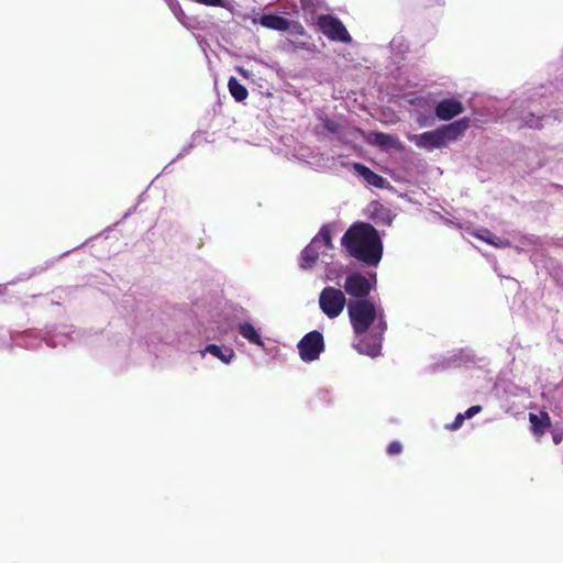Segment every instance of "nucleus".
<instances>
[{"instance_id":"38","label":"nucleus","mask_w":563,"mask_h":563,"mask_svg":"<svg viewBox=\"0 0 563 563\" xmlns=\"http://www.w3.org/2000/svg\"><path fill=\"white\" fill-rule=\"evenodd\" d=\"M443 221H444L446 224H453V221H452V220L443 219Z\"/></svg>"},{"instance_id":"28","label":"nucleus","mask_w":563,"mask_h":563,"mask_svg":"<svg viewBox=\"0 0 563 563\" xmlns=\"http://www.w3.org/2000/svg\"><path fill=\"white\" fill-rule=\"evenodd\" d=\"M465 420H466V419H465V417L463 416V413H462V412H459V413L455 416L454 420H453L451 423H448V424L445 426V429L451 430V431H456V430H459V429L463 426V423H464V421H465Z\"/></svg>"},{"instance_id":"37","label":"nucleus","mask_w":563,"mask_h":563,"mask_svg":"<svg viewBox=\"0 0 563 563\" xmlns=\"http://www.w3.org/2000/svg\"><path fill=\"white\" fill-rule=\"evenodd\" d=\"M432 5H442L444 0H429Z\"/></svg>"},{"instance_id":"24","label":"nucleus","mask_w":563,"mask_h":563,"mask_svg":"<svg viewBox=\"0 0 563 563\" xmlns=\"http://www.w3.org/2000/svg\"><path fill=\"white\" fill-rule=\"evenodd\" d=\"M317 119L320 122L322 129L329 134L335 135L340 133L341 125L335 120L331 119L328 114L319 113Z\"/></svg>"},{"instance_id":"22","label":"nucleus","mask_w":563,"mask_h":563,"mask_svg":"<svg viewBox=\"0 0 563 563\" xmlns=\"http://www.w3.org/2000/svg\"><path fill=\"white\" fill-rule=\"evenodd\" d=\"M228 89L236 102H243L249 96L247 88L242 85L234 76L229 78Z\"/></svg>"},{"instance_id":"35","label":"nucleus","mask_w":563,"mask_h":563,"mask_svg":"<svg viewBox=\"0 0 563 563\" xmlns=\"http://www.w3.org/2000/svg\"><path fill=\"white\" fill-rule=\"evenodd\" d=\"M235 71L245 79H249L252 76V73L242 66H235Z\"/></svg>"},{"instance_id":"30","label":"nucleus","mask_w":563,"mask_h":563,"mask_svg":"<svg viewBox=\"0 0 563 563\" xmlns=\"http://www.w3.org/2000/svg\"><path fill=\"white\" fill-rule=\"evenodd\" d=\"M317 397L318 399L325 404V405H331L332 404V394L330 390L328 389H320L318 393H317Z\"/></svg>"},{"instance_id":"4","label":"nucleus","mask_w":563,"mask_h":563,"mask_svg":"<svg viewBox=\"0 0 563 563\" xmlns=\"http://www.w3.org/2000/svg\"><path fill=\"white\" fill-rule=\"evenodd\" d=\"M537 93H531L526 98H518L511 101L506 111L508 119L519 120L520 128L541 129L542 120L547 117L542 109L537 104Z\"/></svg>"},{"instance_id":"1","label":"nucleus","mask_w":563,"mask_h":563,"mask_svg":"<svg viewBox=\"0 0 563 563\" xmlns=\"http://www.w3.org/2000/svg\"><path fill=\"white\" fill-rule=\"evenodd\" d=\"M342 287L349 300L347 314L353 332L363 335L353 347L371 357L380 355L388 324L380 299L372 295L377 288V273L349 269Z\"/></svg>"},{"instance_id":"12","label":"nucleus","mask_w":563,"mask_h":563,"mask_svg":"<svg viewBox=\"0 0 563 563\" xmlns=\"http://www.w3.org/2000/svg\"><path fill=\"white\" fill-rule=\"evenodd\" d=\"M241 312L246 317V320L236 323V331L249 343L264 349L265 342L263 340L261 330L256 329L255 325L249 320L250 317L247 316V311L245 309L241 308Z\"/></svg>"},{"instance_id":"8","label":"nucleus","mask_w":563,"mask_h":563,"mask_svg":"<svg viewBox=\"0 0 563 563\" xmlns=\"http://www.w3.org/2000/svg\"><path fill=\"white\" fill-rule=\"evenodd\" d=\"M445 367H484L488 365L485 356H478L471 347H463L453 352L450 356L444 358Z\"/></svg>"},{"instance_id":"20","label":"nucleus","mask_w":563,"mask_h":563,"mask_svg":"<svg viewBox=\"0 0 563 563\" xmlns=\"http://www.w3.org/2000/svg\"><path fill=\"white\" fill-rule=\"evenodd\" d=\"M300 5L305 21L314 24L320 16L318 12L323 8V0H300Z\"/></svg>"},{"instance_id":"15","label":"nucleus","mask_w":563,"mask_h":563,"mask_svg":"<svg viewBox=\"0 0 563 563\" xmlns=\"http://www.w3.org/2000/svg\"><path fill=\"white\" fill-rule=\"evenodd\" d=\"M369 143L383 151L400 150L402 147V144L397 136L379 131L371 133Z\"/></svg>"},{"instance_id":"39","label":"nucleus","mask_w":563,"mask_h":563,"mask_svg":"<svg viewBox=\"0 0 563 563\" xmlns=\"http://www.w3.org/2000/svg\"><path fill=\"white\" fill-rule=\"evenodd\" d=\"M561 384L563 385V378H562V382H561Z\"/></svg>"},{"instance_id":"18","label":"nucleus","mask_w":563,"mask_h":563,"mask_svg":"<svg viewBox=\"0 0 563 563\" xmlns=\"http://www.w3.org/2000/svg\"><path fill=\"white\" fill-rule=\"evenodd\" d=\"M319 249L311 245L310 243L307 244L300 252L299 258H298V265L300 269L302 271H310L316 265L318 258H319ZM322 256H327L324 252L321 253Z\"/></svg>"},{"instance_id":"32","label":"nucleus","mask_w":563,"mask_h":563,"mask_svg":"<svg viewBox=\"0 0 563 563\" xmlns=\"http://www.w3.org/2000/svg\"><path fill=\"white\" fill-rule=\"evenodd\" d=\"M285 32H289L292 35H303L305 29L299 22L290 21V29L286 30Z\"/></svg>"},{"instance_id":"25","label":"nucleus","mask_w":563,"mask_h":563,"mask_svg":"<svg viewBox=\"0 0 563 563\" xmlns=\"http://www.w3.org/2000/svg\"><path fill=\"white\" fill-rule=\"evenodd\" d=\"M201 133H202V132H201V131H199V130H198V131H196V132H194V133H192V135H191V141L180 150V152L177 154V156H176V157H175V158H174V159H173L168 165H166V166L164 167L163 172H166V169H167V168H168L173 163H175L176 161H178V159H180V158L185 157L186 155H188V154L190 153V151L195 147V145H196V141H197V139L199 137V135H200Z\"/></svg>"},{"instance_id":"19","label":"nucleus","mask_w":563,"mask_h":563,"mask_svg":"<svg viewBox=\"0 0 563 563\" xmlns=\"http://www.w3.org/2000/svg\"><path fill=\"white\" fill-rule=\"evenodd\" d=\"M310 244L320 249L324 246L327 250H333V230L332 224L325 223L321 225L319 232L311 239Z\"/></svg>"},{"instance_id":"14","label":"nucleus","mask_w":563,"mask_h":563,"mask_svg":"<svg viewBox=\"0 0 563 563\" xmlns=\"http://www.w3.org/2000/svg\"><path fill=\"white\" fill-rule=\"evenodd\" d=\"M396 214L394 211L384 205L374 201L369 205V219L378 225L390 227Z\"/></svg>"},{"instance_id":"29","label":"nucleus","mask_w":563,"mask_h":563,"mask_svg":"<svg viewBox=\"0 0 563 563\" xmlns=\"http://www.w3.org/2000/svg\"><path fill=\"white\" fill-rule=\"evenodd\" d=\"M70 253V251H65L64 253H62L59 256L55 257V258H52V260H47L45 261L43 264L41 265H37V273L38 272H43V271H46L48 268H51L56 261H58L59 258L68 255Z\"/></svg>"},{"instance_id":"33","label":"nucleus","mask_w":563,"mask_h":563,"mask_svg":"<svg viewBox=\"0 0 563 563\" xmlns=\"http://www.w3.org/2000/svg\"><path fill=\"white\" fill-rule=\"evenodd\" d=\"M325 279L328 282H335V284L340 287L341 286V283H340V279H341V276L339 273H336L334 269L332 268H329L327 271V274H325Z\"/></svg>"},{"instance_id":"5","label":"nucleus","mask_w":563,"mask_h":563,"mask_svg":"<svg viewBox=\"0 0 563 563\" xmlns=\"http://www.w3.org/2000/svg\"><path fill=\"white\" fill-rule=\"evenodd\" d=\"M319 308L329 319L338 318L347 308L349 300L339 287L325 286L319 294Z\"/></svg>"},{"instance_id":"11","label":"nucleus","mask_w":563,"mask_h":563,"mask_svg":"<svg viewBox=\"0 0 563 563\" xmlns=\"http://www.w3.org/2000/svg\"><path fill=\"white\" fill-rule=\"evenodd\" d=\"M73 327L60 325L54 329V334L42 335L37 332V342L44 341L47 346L56 347L58 345H66V340L76 341L79 340L80 332L71 330Z\"/></svg>"},{"instance_id":"23","label":"nucleus","mask_w":563,"mask_h":563,"mask_svg":"<svg viewBox=\"0 0 563 563\" xmlns=\"http://www.w3.org/2000/svg\"><path fill=\"white\" fill-rule=\"evenodd\" d=\"M389 48L396 57L404 58L405 53L409 49V43L404 35L397 34L390 41Z\"/></svg>"},{"instance_id":"6","label":"nucleus","mask_w":563,"mask_h":563,"mask_svg":"<svg viewBox=\"0 0 563 563\" xmlns=\"http://www.w3.org/2000/svg\"><path fill=\"white\" fill-rule=\"evenodd\" d=\"M300 360L305 363H311L319 360L325 349L324 338L321 331L312 330L306 333L297 344Z\"/></svg>"},{"instance_id":"21","label":"nucleus","mask_w":563,"mask_h":563,"mask_svg":"<svg viewBox=\"0 0 563 563\" xmlns=\"http://www.w3.org/2000/svg\"><path fill=\"white\" fill-rule=\"evenodd\" d=\"M474 235L481 241H484L487 244H490L498 249H505L510 245V241L508 239L497 236L492 231L485 228L477 229Z\"/></svg>"},{"instance_id":"7","label":"nucleus","mask_w":563,"mask_h":563,"mask_svg":"<svg viewBox=\"0 0 563 563\" xmlns=\"http://www.w3.org/2000/svg\"><path fill=\"white\" fill-rule=\"evenodd\" d=\"M316 23L318 24L322 34L325 35L330 41L343 44L352 43V36L350 35L343 22L336 15L320 14Z\"/></svg>"},{"instance_id":"2","label":"nucleus","mask_w":563,"mask_h":563,"mask_svg":"<svg viewBox=\"0 0 563 563\" xmlns=\"http://www.w3.org/2000/svg\"><path fill=\"white\" fill-rule=\"evenodd\" d=\"M384 235L385 231H378L372 223L355 221L343 233L341 246L362 267H377L384 255Z\"/></svg>"},{"instance_id":"27","label":"nucleus","mask_w":563,"mask_h":563,"mask_svg":"<svg viewBox=\"0 0 563 563\" xmlns=\"http://www.w3.org/2000/svg\"><path fill=\"white\" fill-rule=\"evenodd\" d=\"M402 444L400 441L398 440H394L391 441L387 448H386V453L389 455V456H395V455H399L401 452H402Z\"/></svg>"},{"instance_id":"16","label":"nucleus","mask_w":563,"mask_h":563,"mask_svg":"<svg viewBox=\"0 0 563 563\" xmlns=\"http://www.w3.org/2000/svg\"><path fill=\"white\" fill-rule=\"evenodd\" d=\"M260 24L266 29L282 32L290 29V20L275 12H264L260 16Z\"/></svg>"},{"instance_id":"34","label":"nucleus","mask_w":563,"mask_h":563,"mask_svg":"<svg viewBox=\"0 0 563 563\" xmlns=\"http://www.w3.org/2000/svg\"><path fill=\"white\" fill-rule=\"evenodd\" d=\"M173 13L177 18V20L185 25L184 19L186 18L185 12L183 11L180 4L177 2L176 5L172 7Z\"/></svg>"},{"instance_id":"36","label":"nucleus","mask_w":563,"mask_h":563,"mask_svg":"<svg viewBox=\"0 0 563 563\" xmlns=\"http://www.w3.org/2000/svg\"><path fill=\"white\" fill-rule=\"evenodd\" d=\"M136 210V206L131 207L123 216V219L129 218Z\"/></svg>"},{"instance_id":"31","label":"nucleus","mask_w":563,"mask_h":563,"mask_svg":"<svg viewBox=\"0 0 563 563\" xmlns=\"http://www.w3.org/2000/svg\"><path fill=\"white\" fill-rule=\"evenodd\" d=\"M483 410L482 406L481 405H473L471 407H468L463 413V416L465 417V419H472L473 417H475L477 413H479L481 411Z\"/></svg>"},{"instance_id":"17","label":"nucleus","mask_w":563,"mask_h":563,"mask_svg":"<svg viewBox=\"0 0 563 563\" xmlns=\"http://www.w3.org/2000/svg\"><path fill=\"white\" fill-rule=\"evenodd\" d=\"M530 429L534 437L543 435L551 428V418L548 412L540 413L529 412Z\"/></svg>"},{"instance_id":"13","label":"nucleus","mask_w":563,"mask_h":563,"mask_svg":"<svg viewBox=\"0 0 563 563\" xmlns=\"http://www.w3.org/2000/svg\"><path fill=\"white\" fill-rule=\"evenodd\" d=\"M201 357H205L207 354L218 358L223 364L229 365L236 357L234 350L231 346L219 345L216 343H208L203 349L199 351Z\"/></svg>"},{"instance_id":"3","label":"nucleus","mask_w":563,"mask_h":563,"mask_svg":"<svg viewBox=\"0 0 563 563\" xmlns=\"http://www.w3.org/2000/svg\"><path fill=\"white\" fill-rule=\"evenodd\" d=\"M467 117L460 118L451 123L442 124L439 128L415 135L416 146L428 151L445 147L449 143L459 140L470 128Z\"/></svg>"},{"instance_id":"10","label":"nucleus","mask_w":563,"mask_h":563,"mask_svg":"<svg viewBox=\"0 0 563 563\" xmlns=\"http://www.w3.org/2000/svg\"><path fill=\"white\" fill-rule=\"evenodd\" d=\"M464 110V104L455 97L442 98L434 104V114L441 121H450Z\"/></svg>"},{"instance_id":"9","label":"nucleus","mask_w":563,"mask_h":563,"mask_svg":"<svg viewBox=\"0 0 563 563\" xmlns=\"http://www.w3.org/2000/svg\"><path fill=\"white\" fill-rule=\"evenodd\" d=\"M351 170L355 176L361 178L371 187L394 190V187L385 177L375 173L373 169L361 162H353L351 165Z\"/></svg>"},{"instance_id":"26","label":"nucleus","mask_w":563,"mask_h":563,"mask_svg":"<svg viewBox=\"0 0 563 563\" xmlns=\"http://www.w3.org/2000/svg\"><path fill=\"white\" fill-rule=\"evenodd\" d=\"M549 431L551 432V435H552V440L554 442V444H560L563 440V428L561 427V424L559 423H555L554 426L551 424V428L549 429Z\"/></svg>"}]
</instances>
